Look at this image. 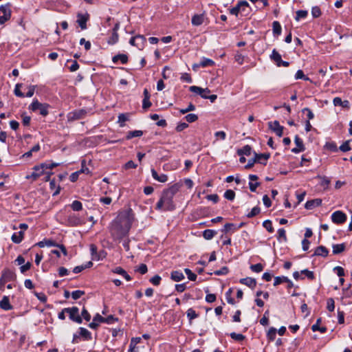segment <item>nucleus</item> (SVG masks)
Returning a JSON list of instances; mask_svg holds the SVG:
<instances>
[{
  "mask_svg": "<svg viewBox=\"0 0 352 352\" xmlns=\"http://www.w3.org/2000/svg\"><path fill=\"white\" fill-rule=\"evenodd\" d=\"M133 220V218L129 212L120 213L110 226L112 236L116 239H120L126 236L131 229Z\"/></svg>",
  "mask_w": 352,
  "mask_h": 352,
  "instance_id": "obj_1",
  "label": "nucleus"
},
{
  "mask_svg": "<svg viewBox=\"0 0 352 352\" xmlns=\"http://www.w3.org/2000/svg\"><path fill=\"white\" fill-rule=\"evenodd\" d=\"M175 190L170 188L163 192L160 199L156 204L157 210H173L175 209L173 197Z\"/></svg>",
  "mask_w": 352,
  "mask_h": 352,
  "instance_id": "obj_2",
  "label": "nucleus"
},
{
  "mask_svg": "<svg viewBox=\"0 0 352 352\" xmlns=\"http://www.w3.org/2000/svg\"><path fill=\"white\" fill-rule=\"evenodd\" d=\"M58 163H54L51 162H46L41 164L40 165L35 166L33 168V170L37 171L38 173L41 172V175L45 173L47 175V179L49 178V175L50 174L48 170L52 169L54 167L58 166Z\"/></svg>",
  "mask_w": 352,
  "mask_h": 352,
  "instance_id": "obj_3",
  "label": "nucleus"
},
{
  "mask_svg": "<svg viewBox=\"0 0 352 352\" xmlns=\"http://www.w3.org/2000/svg\"><path fill=\"white\" fill-rule=\"evenodd\" d=\"M48 104L41 103L35 100L30 105L29 109L33 111L38 110L41 115L46 116L48 114Z\"/></svg>",
  "mask_w": 352,
  "mask_h": 352,
  "instance_id": "obj_4",
  "label": "nucleus"
},
{
  "mask_svg": "<svg viewBox=\"0 0 352 352\" xmlns=\"http://www.w3.org/2000/svg\"><path fill=\"white\" fill-rule=\"evenodd\" d=\"M65 311H67V313L69 314V318L78 324L82 322V318L79 315V309L78 307H72L65 308Z\"/></svg>",
  "mask_w": 352,
  "mask_h": 352,
  "instance_id": "obj_5",
  "label": "nucleus"
},
{
  "mask_svg": "<svg viewBox=\"0 0 352 352\" xmlns=\"http://www.w3.org/2000/svg\"><path fill=\"white\" fill-rule=\"evenodd\" d=\"M331 218L334 223L341 224L346 221V215L343 212L337 210L332 213Z\"/></svg>",
  "mask_w": 352,
  "mask_h": 352,
  "instance_id": "obj_6",
  "label": "nucleus"
},
{
  "mask_svg": "<svg viewBox=\"0 0 352 352\" xmlns=\"http://www.w3.org/2000/svg\"><path fill=\"white\" fill-rule=\"evenodd\" d=\"M87 114V111L84 109H78L68 113L67 119L69 121H74L83 118Z\"/></svg>",
  "mask_w": 352,
  "mask_h": 352,
  "instance_id": "obj_7",
  "label": "nucleus"
},
{
  "mask_svg": "<svg viewBox=\"0 0 352 352\" xmlns=\"http://www.w3.org/2000/svg\"><path fill=\"white\" fill-rule=\"evenodd\" d=\"M269 128L273 131L278 137L283 134V126H280L278 121L268 122Z\"/></svg>",
  "mask_w": 352,
  "mask_h": 352,
  "instance_id": "obj_8",
  "label": "nucleus"
},
{
  "mask_svg": "<svg viewBox=\"0 0 352 352\" xmlns=\"http://www.w3.org/2000/svg\"><path fill=\"white\" fill-rule=\"evenodd\" d=\"M16 278L14 272L9 269H5L2 271L1 276L0 278L5 282L13 281Z\"/></svg>",
  "mask_w": 352,
  "mask_h": 352,
  "instance_id": "obj_9",
  "label": "nucleus"
},
{
  "mask_svg": "<svg viewBox=\"0 0 352 352\" xmlns=\"http://www.w3.org/2000/svg\"><path fill=\"white\" fill-rule=\"evenodd\" d=\"M67 223L69 226H76L81 224L82 221L78 215L75 214H70L67 217Z\"/></svg>",
  "mask_w": 352,
  "mask_h": 352,
  "instance_id": "obj_10",
  "label": "nucleus"
},
{
  "mask_svg": "<svg viewBox=\"0 0 352 352\" xmlns=\"http://www.w3.org/2000/svg\"><path fill=\"white\" fill-rule=\"evenodd\" d=\"M89 15L88 14H78L77 15V23L82 30L87 28V22L89 20Z\"/></svg>",
  "mask_w": 352,
  "mask_h": 352,
  "instance_id": "obj_11",
  "label": "nucleus"
},
{
  "mask_svg": "<svg viewBox=\"0 0 352 352\" xmlns=\"http://www.w3.org/2000/svg\"><path fill=\"white\" fill-rule=\"evenodd\" d=\"M294 141L296 144V147L293 148L292 149V151L296 153L304 151L305 146L302 139L300 138L298 135H296Z\"/></svg>",
  "mask_w": 352,
  "mask_h": 352,
  "instance_id": "obj_12",
  "label": "nucleus"
},
{
  "mask_svg": "<svg viewBox=\"0 0 352 352\" xmlns=\"http://www.w3.org/2000/svg\"><path fill=\"white\" fill-rule=\"evenodd\" d=\"M151 175L153 179L159 182L165 183L168 181V176L165 174L159 175L155 169H151Z\"/></svg>",
  "mask_w": 352,
  "mask_h": 352,
  "instance_id": "obj_13",
  "label": "nucleus"
},
{
  "mask_svg": "<svg viewBox=\"0 0 352 352\" xmlns=\"http://www.w3.org/2000/svg\"><path fill=\"white\" fill-rule=\"evenodd\" d=\"M0 307L5 311H9L12 309V306L10 305V300L8 296H4L3 297L0 301Z\"/></svg>",
  "mask_w": 352,
  "mask_h": 352,
  "instance_id": "obj_14",
  "label": "nucleus"
},
{
  "mask_svg": "<svg viewBox=\"0 0 352 352\" xmlns=\"http://www.w3.org/2000/svg\"><path fill=\"white\" fill-rule=\"evenodd\" d=\"M104 318L101 316L100 314H97L93 318V321L89 324V327L91 329H96L99 324L103 322Z\"/></svg>",
  "mask_w": 352,
  "mask_h": 352,
  "instance_id": "obj_15",
  "label": "nucleus"
},
{
  "mask_svg": "<svg viewBox=\"0 0 352 352\" xmlns=\"http://www.w3.org/2000/svg\"><path fill=\"white\" fill-rule=\"evenodd\" d=\"M240 283L241 284L245 285L251 289H254L256 285V280L250 277L240 279Z\"/></svg>",
  "mask_w": 352,
  "mask_h": 352,
  "instance_id": "obj_16",
  "label": "nucleus"
},
{
  "mask_svg": "<svg viewBox=\"0 0 352 352\" xmlns=\"http://www.w3.org/2000/svg\"><path fill=\"white\" fill-rule=\"evenodd\" d=\"M322 204L320 199H315L307 201L305 204V208L307 210H311L316 206H319Z\"/></svg>",
  "mask_w": 352,
  "mask_h": 352,
  "instance_id": "obj_17",
  "label": "nucleus"
},
{
  "mask_svg": "<svg viewBox=\"0 0 352 352\" xmlns=\"http://www.w3.org/2000/svg\"><path fill=\"white\" fill-rule=\"evenodd\" d=\"M270 58L276 63L277 67H280V64L283 60L281 58V55L276 51V50L274 49L272 50Z\"/></svg>",
  "mask_w": 352,
  "mask_h": 352,
  "instance_id": "obj_18",
  "label": "nucleus"
},
{
  "mask_svg": "<svg viewBox=\"0 0 352 352\" xmlns=\"http://www.w3.org/2000/svg\"><path fill=\"white\" fill-rule=\"evenodd\" d=\"M204 21V15L201 14H195L192 17V24L195 26L201 25Z\"/></svg>",
  "mask_w": 352,
  "mask_h": 352,
  "instance_id": "obj_19",
  "label": "nucleus"
},
{
  "mask_svg": "<svg viewBox=\"0 0 352 352\" xmlns=\"http://www.w3.org/2000/svg\"><path fill=\"white\" fill-rule=\"evenodd\" d=\"M324 147L328 152L336 153L338 151V147L334 142H326Z\"/></svg>",
  "mask_w": 352,
  "mask_h": 352,
  "instance_id": "obj_20",
  "label": "nucleus"
},
{
  "mask_svg": "<svg viewBox=\"0 0 352 352\" xmlns=\"http://www.w3.org/2000/svg\"><path fill=\"white\" fill-rule=\"evenodd\" d=\"M170 278L174 281L178 282L184 278V275L181 271H173L171 272Z\"/></svg>",
  "mask_w": 352,
  "mask_h": 352,
  "instance_id": "obj_21",
  "label": "nucleus"
},
{
  "mask_svg": "<svg viewBox=\"0 0 352 352\" xmlns=\"http://www.w3.org/2000/svg\"><path fill=\"white\" fill-rule=\"evenodd\" d=\"M328 250L324 246L321 245L316 249L314 252V255L326 257L328 255Z\"/></svg>",
  "mask_w": 352,
  "mask_h": 352,
  "instance_id": "obj_22",
  "label": "nucleus"
},
{
  "mask_svg": "<svg viewBox=\"0 0 352 352\" xmlns=\"http://www.w3.org/2000/svg\"><path fill=\"white\" fill-rule=\"evenodd\" d=\"M112 60L114 63H117L120 60L122 64H125L127 63L128 57L126 54H118L113 57Z\"/></svg>",
  "mask_w": 352,
  "mask_h": 352,
  "instance_id": "obj_23",
  "label": "nucleus"
},
{
  "mask_svg": "<svg viewBox=\"0 0 352 352\" xmlns=\"http://www.w3.org/2000/svg\"><path fill=\"white\" fill-rule=\"evenodd\" d=\"M11 239H12V241L14 243H21V241L23 239V231H19V232H14L12 235V238Z\"/></svg>",
  "mask_w": 352,
  "mask_h": 352,
  "instance_id": "obj_24",
  "label": "nucleus"
},
{
  "mask_svg": "<svg viewBox=\"0 0 352 352\" xmlns=\"http://www.w3.org/2000/svg\"><path fill=\"white\" fill-rule=\"evenodd\" d=\"M40 248L56 246V243L51 240H43L36 243Z\"/></svg>",
  "mask_w": 352,
  "mask_h": 352,
  "instance_id": "obj_25",
  "label": "nucleus"
},
{
  "mask_svg": "<svg viewBox=\"0 0 352 352\" xmlns=\"http://www.w3.org/2000/svg\"><path fill=\"white\" fill-rule=\"evenodd\" d=\"M90 251L91 254V258L93 260H100L101 259L100 256L97 252V247L95 245L91 244L90 245Z\"/></svg>",
  "mask_w": 352,
  "mask_h": 352,
  "instance_id": "obj_26",
  "label": "nucleus"
},
{
  "mask_svg": "<svg viewBox=\"0 0 352 352\" xmlns=\"http://www.w3.org/2000/svg\"><path fill=\"white\" fill-rule=\"evenodd\" d=\"M12 4L10 3H8L5 5L0 6V11L3 12V14L12 15V11L10 10Z\"/></svg>",
  "mask_w": 352,
  "mask_h": 352,
  "instance_id": "obj_27",
  "label": "nucleus"
},
{
  "mask_svg": "<svg viewBox=\"0 0 352 352\" xmlns=\"http://www.w3.org/2000/svg\"><path fill=\"white\" fill-rule=\"evenodd\" d=\"M143 135V131L140 130L130 131L127 133V139H131L133 138L140 137Z\"/></svg>",
  "mask_w": 352,
  "mask_h": 352,
  "instance_id": "obj_28",
  "label": "nucleus"
},
{
  "mask_svg": "<svg viewBox=\"0 0 352 352\" xmlns=\"http://www.w3.org/2000/svg\"><path fill=\"white\" fill-rule=\"evenodd\" d=\"M352 140H346V142H344L339 148H338V151H340L342 153H346V152H348L349 151L351 148L350 146V142H351Z\"/></svg>",
  "mask_w": 352,
  "mask_h": 352,
  "instance_id": "obj_29",
  "label": "nucleus"
},
{
  "mask_svg": "<svg viewBox=\"0 0 352 352\" xmlns=\"http://www.w3.org/2000/svg\"><path fill=\"white\" fill-rule=\"evenodd\" d=\"M345 245L344 243L333 245V253L338 254L342 252L344 250Z\"/></svg>",
  "mask_w": 352,
  "mask_h": 352,
  "instance_id": "obj_30",
  "label": "nucleus"
},
{
  "mask_svg": "<svg viewBox=\"0 0 352 352\" xmlns=\"http://www.w3.org/2000/svg\"><path fill=\"white\" fill-rule=\"evenodd\" d=\"M80 335L84 338L85 340H89L91 339V333L85 328H80Z\"/></svg>",
  "mask_w": 352,
  "mask_h": 352,
  "instance_id": "obj_31",
  "label": "nucleus"
},
{
  "mask_svg": "<svg viewBox=\"0 0 352 352\" xmlns=\"http://www.w3.org/2000/svg\"><path fill=\"white\" fill-rule=\"evenodd\" d=\"M216 233V231L213 230H206L203 232V236L205 239L210 240L214 236Z\"/></svg>",
  "mask_w": 352,
  "mask_h": 352,
  "instance_id": "obj_32",
  "label": "nucleus"
},
{
  "mask_svg": "<svg viewBox=\"0 0 352 352\" xmlns=\"http://www.w3.org/2000/svg\"><path fill=\"white\" fill-rule=\"evenodd\" d=\"M129 115L128 113H120L118 116V122L119 123L120 126H124V122L129 120Z\"/></svg>",
  "mask_w": 352,
  "mask_h": 352,
  "instance_id": "obj_33",
  "label": "nucleus"
},
{
  "mask_svg": "<svg viewBox=\"0 0 352 352\" xmlns=\"http://www.w3.org/2000/svg\"><path fill=\"white\" fill-rule=\"evenodd\" d=\"M189 90L193 93H195V94L199 95L201 98H202V94L204 93V91H208L206 89H204V88H201V87H197V86H195V85L190 87Z\"/></svg>",
  "mask_w": 352,
  "mask_h": 352,
  "instance_id": "obj_34",
  "label": "nucleus"
},
{
  "mask_svg": "<svg viewBox=\"0 0 352 352\" xmlns=\"http://www.w3.org/2000/svg\"><path fill=\"white\" fill-rule=\"evenodd\" d=\"M320 322V318L318 319L316 323L312 325V327H311L312 331H319L321 333L326 332L327 328L324 327H320V324H319Z\"/></svg>",
  "mask_w": 352,
  "mask_h": 352,
  "instance_id": "obj_35",
  "label": "nucleus"
},
{
  "mask_svg": "<svg viewBox=\"0 0 352 352\" xmlns=\"http://www.w3.org/2000/svg\"><path fill=\"white\" fill-rule=\"evenodd\" d=\"M272 28L274 34L280 35L281 34L282 28L278 21H274Z\"/></svg>",
  "mask_w": 352,
  "mask_h": 352,
  "instance_id": "obj_36",
  "label": "nucleus"
},
{
  "mask_svg": "<svg viewBox=\"0 0 352 352\" xmlns=\"http://www.w3.org/2000/svg\"><path fill=\"white\" fill-rule=\"evenodd\" d=\"M50 188L51 190H54V192H53V195H57L60 192V186H56V182L54 180H52L50 182Z\"/></svg>",
  "mask_w": 352,
  "mask_h": 352,
  "instance_id": "obj_37",
  "label": "nucleus"
},
{
  "mask_svg": "<svg viewBox=\"0 0 352 352\" xmlns=\"http://www.w3.org/2000/svg\"><path fill=\"white\" fill-rule=\"evenodd\" d=\"M277 234L278 241L284 242L287 241L285 230L283 228L278 229L277 231Z\"/></svg>",
  "mask_w": 352,
  "mask_h": 352,
  "instance_id": "obj_38",
  "label": "nucleus"
},
{
  "mask_svg": "<svg viewBox=\"0 0 352 352\" xmlns=\"http://www.w3.org/2000/svg\"><path fill=\"white\" fill-rule=\"evenodd\" d=\"M214 65V62L212 60L206 58H204L203 60L199 63V65L201 66L202 67L212 66Z\"/></svg>",
  "mask_w": 352,
  "mask_h": 352,
  "instance_id": "obj_39",
  "label": "nucleus"
},
{
  "mask_svg": "<svg viewBox=\"0 0 352 352\" xmlns=\"http://www.w3.org/2000/svg\"><path fill=\"white\" fill-rule=\"evenodd\" d=\"M71 208L74 211H80L82 209V205L80 201L75 200L71 204Z\"/></svg>",
  "mask_w": 352,
  "mask_h": 352,
  "instance_id": "obj_40",
  "label": "nucleus"
},
{
  "mask_svg": "<svg viewBox=\"0 0 352 352\" xmlns=\"http://www.w3.org/2000/svg\"><path fill=\"white\" fill-rule=\"evenodd\" d=\"M243 226V223H241L239 226H236V225L233 223H226L224 226V231L228 232L230 230H236L237 229L240 228Z\"/></svg>",
  "mask_w": 352,
  "mask_h": 352,
  "instance_id": "obj_41",
  "label": "nucleus"
},
{
  "mask_svg": "<svg viewBox=\"0 0 352 352\" xmlns=\"http://www.w3.org/2000/svg\"><path fill=\"white\" fill-rule=\"evenodd\" d=\"M252 148L249 145H245L243 148L238 149L237 154H251Z\"/></svg>",
  "mask_w": 352,
  "mask_h": 352,
  "instance_id": "obj_42",
  "label": "nucleus"
},
{
  "mask_svg": "<svg viewBox=\"0 0 352 352\" xmlns=\"http://www.w3.org/2000/svg\"><path fill=\"white\" fill-rule=\"evenodd\" d=\"M287 277L286 276H276L274 278V285L277 286L281 283H286L287 281Z\"/></svg>",
  "mask_w": 352,
  "mask_h": 352,
  "instance_id": "obj_43",
  "label": "nucleus"
},
{
  "mask_svg": "<svg viewBox=\"0 0 352 352\" xmlns=\"http://www.w3.org/2000/svg\"><path fill=\"white\" fill-rule=\"evenodd\" d=\"M307 14H308V12L307 10H298L296 12V16L295 17V19L296 21H299L300 19H304V18L307 17Z\"/></svg>",
  "mask_w": 352,
  "mask_h": 352,
  "instance_id": "obj_44",
  "label": "nucleus"
},
{
  "mask_svg": "<svg viewBox=\"0 0 352 352\" xmlns=\"http://www.w3.org/2000/svg\"><path fill=\"white\" fill-rule=\"evenodd\" d=\"M263 226L270 233L274 232L272 221L270 220H265L263 223Z\"/></svg>",
  "mask_w": 352,
  "mask_h": 352,
  "instance_id": "obj_45",
  "label": "nucleus"
},
{
  "mask_svg": "<svg viewBox=\"0 0 352 352\" xmlns=\"http://www.w3.org/2000/svg\"><path fill=\"white\" fill-rule=\"evenodd\" d=\"M187 317L189 318V320H192L196 318H197L198 314L196 313V311L190 308L186 311Z\"/></svg>",
  "mask_w": 352,
  "mask_h": 352,
  "instance_id": "obj_46",
  "label": "nucleus"
},
{
  "mask_svg": "<svg viewBox=\"0 0 352 352\" xmlns=\"http://www.w3.org/2000/svg\"><path fill=\"white\" fill-rule=\"evenodd\" d=\"M276 336V329L274 327H271L267 333V338H269V340L272 341L275 339Z\"/></svg>",
  "mask_w": 352,
  "mask_h": 352,
  "instance_id": "obj_47",
  "label": "nucleus"
},
{
  "mask_svg": "<svg viewBox=\"0 0 352 352\" xmlns=\"http://www.w3.org/2000/svg\"><path fill=\"white\" fill-rule=\"evenodd\" d=\"M224 197L228 200L232 201L235 197V193L232 190H227L224 192Z\"/></svg>",
  "mask_w": 352,
  "mask_h": 352,
  "instance_id": "obj_48",
  "label": "nucleus"
},
{
  "mask_svg": "<svg viewBox=\"0 0 352 352\" xmlns=\"http://www.w3.org/2000/svg\"><path fill=\"white\" fill-rule=\"evenodd\" d=\"M138 39H141V42L143 43L144 41H145V37L142 35H138V36H135L134 37H131L130 41H129V43L132 45H138L137 44H135V41H137Z\"/></svg>",
  "mask_w": 352,
  "mask_h": 352,
  "instance_id": "obj_49",
  "label": "nucleus"
},
{
  "mask_svg": "<svg viewBox=\"0 0 352 352\" xmlns=\"http://www.w3.org/2000/svg\"><path fill=\"white\" fill-rule=\"evenodd\" d=\"M41 176V172L38 173L37 171L33 170V172L30 175H26L25 178L28 179H32L33 181L36 180Z\"/></svg>",
  "mask_w": 352,
  "mask_h": 352,
  "instance_id": "obj_50",
  "label": "nucleus"
},
{
  "mask_svg": "<svg viewBox=\"0 0 352 352\" xmlns=\"http://www.w3.org/2000/svg\"><path fill=\"white\" fill-rule=\"evenodd\" d=\"M41 176V172L38 173L37 171L33 170V172L30 175H26L25 178L28 179H32L33 181L36 180Z\"/></svg>",
  "mask_w": 352,
  "mask_h": 352,
  "instance_id": "obj_51",
  "label": "nucleus"
},
{
  "mask_svg": "<svg viewBox=\"0 0 352 352\" xmlns=\"http://www.w3.org/2000/svg\"><path fill=\"white\" fill-rule=\"evenodd\" d=\"M184 272L188 276L189 280L192 281L196 280L197 275L195 273H193L190 269L186 268L184 270Z\"/></svg>",
  "mask_w": 352,
  "mask_h": 352,
  "instance_id": "obj_52",
  "label": "nucleus"
},
{
  "mask_svg": "<svg viewBox=\"0 0 352 352\" xmlns=\"http://www.w3.org/2000/svg\"><path fill=\"white\" fill-rule=\"evenodd\" d=\"M185 119L188 122L192 123L197 120L198 116L195 113H189L186 116Z\"/></svg>",
  "mask_w": 352,
  "mask_h": 352,
  "instance_id": "obj_53",
  "label": "nucleus"
},
{
  "mask_svg": "<svg viewBox=\"0 0 352 352\" xmlns=\"http://www.w3.org/2000/svg\"><path fill=\"white\" fill-rule=\"evenodd\" d=\"M21 87V84H16L14 88V94L20 98L25 97V94L21 91L20 87Z\"/></svg>",
  "mask_w": 352,
  "mask_h": 352,
  "instance_id": "obj_54",
  "label": "nucleus"
},
{
  "mask_svg": "<svg viewBox=\"0 0 352 352\" xmlns=\"http://www.w3.org/2000/svg\"><path fill=\"white\" fill-rule=\"evenodd\" d=\"M295 78L296 80L303 79L305 80H309V78L305 76L302 70H301V69H299L297 71V72L296 73V75H295Z\"/></svg>",
  "mask_w": 352,
  "mask_h": 352,
  "instance_id": "obj_55",
  "label": "nucleus"
},
{
  "mask_svg": "<svg viewBox=\"0 0 352 352\" xmlns=\"http://www.w3.org/2000/svg\"><path fill=\"white\" fill-rule=\"evenodd\" d=\"M255 163H257V157L254 155V157L248 160V164L245 165V168L248 169L252 168Z\"/></svg>",
  "mask_w": 352,
  "mask_h": 352,
  "instance_id": "obj_56",
  "label": "nucleus"
},
{
  "mask_svg": "<svg viewBox=\"0 0 352 352\" xmlns=\"http://www.w3.org/2000/svg\"><path fill=\"white\" fill-rule=\"evenodd\" d=\"M250 269L256 273L261 272L263 270V266L261 263H257L255 265H252L250 266Z\"/></svg>",
  "mask_w": 352,
  "mask_h": 352,
  "instance_id": "obj_57",
  "label": "nucleus"
},
{
  "mask_svg": "<svg viewBox=\"0 0 352 352\" xmlns=\"http://www.w3.org/2000/svg\"><path fill=\"white\" fill-rule=\"evenodd\" d=\"M311 14L314 18L319 17L321 15V10L318 6H314L311 9Z\"/></svg>",
  "mask_w": 352,
  "mask_h": 352,
  "instance_id": "obj_58",
  "label": "nucleus"
},
{
  "mask_svg": "<svg viewBox=\"0 0 352 352\" xmlns=\"http://www.w3.org/2000/svg\"><path fill=\"white\" fill-rule=\"evenodd\" d=\"M85 294V292L81 290H76L72 292V297L74 300H77L80 298L82 295Z\"/></svg>",
  "mask_w": 352,
  "mask_h": 352,
  "instance_id": "obj_59",
  "label": "nucleus"
},
{
  "mask_svg": "<svg viewBox=\"0 0 352 352\" xmlns=\"http://www.w3.org/2000/svg\"><path fill=\"white\" fill-rule=\"evenodd\" d=\"M230 337L235 340H237V341H241V340H243L245 339V336L243 335V334H241V333H230Z\"/></svg>",
  "mask_w": 352,
  "mask_h": 352,
  "instance_id": "obj_60",
  "label": "nucleus"
},
{
  "mask_svg": "<svg viewBox=\"0 0 352 352\" xmlns=\"http://www.w3.org/2000/svg\"><path fill=\"white\" fill-rule=\"evenodd\" d=\"M269 156L270 155H256V157H257V163L266 164Z\"/></svg>",
  "mask_w": 352,
  "mask_h": 352,
  "instance_id": "obj_61",
  "label": "nucleus"
},
{
  "mask_svg": "<svg viewBox=\"0 0 352 352\" xmlns=\"http://www.w3.org/2000/svg\"><path fill=\"white\" fill-rule=\"evenodd\" d=\"M260 208L257 206L256 207H254L252 210L250 211V212H249L248 214H247V217L248 218H252L256 215H257L259 212H260Z\"/></svg>",
  "mask_w": 352,
  "mask_h": 352,
  "instance_id": "obj_62",
  "label": "nucleus"
},
{
  "mask_svg": "<svg viewBox=\"0 0 352 352\" xmlns=\"http://www.w3.org/2000/svg\"><path fill=\"white\" fill-rule=\"evenodd\" d=\"M161 280L162 278L159 275H155L150 279V282L154 285L157 286L160 284Z\"/></svg>",
  "mask_w": 352,
  "mask_h": 352,
  "instance_id": "obj_63",
  "label": "nucleus"
},
{
  "mask_svg": "<svg viewBox=\"0 0 352 352\" xmlns=\"http://www.w3.org/2000/svg\"><path fill=\"white\" fill-rule=\"evenodd\" d=\"M228 273V268L227 267H223L220 270L214 272V274L217 276L226 275Z\"/></svg>",
  "mask_w": 352,
  "mask_h": 352,
  "instance_id": "obj_64",
  "label": "nucleus"
}]
</instances>
